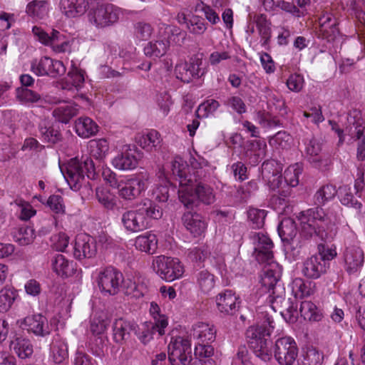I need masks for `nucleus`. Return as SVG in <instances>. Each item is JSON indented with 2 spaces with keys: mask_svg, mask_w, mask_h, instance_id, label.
Segmentation results:
<instances>
[{
  "mask_svg": "<svg viewBox=\"0 0 365 365\" xmlns=\"http://www.w3.org/2000/svg\"><path fill=\"white\" fill-rule=\"evenodd\" d=\"M253 238L256 243L255 258L259 263L264 264L261 277L262 285L270 293V302L281 309L283 318L289 323H294L299 313L297 302L285 298L284 288L279 283L281 268L274 260L273 242L268 236L260 232L255 233Z\"/></svg>",
  "mask_w": 365,
  "mask_h": 365,
  "instance_id": "1",
  "label": "nucleus"
},
{
  "mask_svg": "<svg viewBox=\"0 0 365 365\" xmlns=\"http://www.w3.org/2000/svg\"><path fill=\"white\" fill-rule=\"evenodd\" d=\"M162 216L161 207L145 199L135 209L125 210L121 215V222L126 230L138 232L149 227L150 219L158 220Z\"/></svg>",
  "mask_w": 365,
  "mask_h": 365,
  "instance_id": "2",
  "label": "nucleus"
},
{
  "mask_svg": "<svg viewBox=\"0 0 365 365\" xmlns=\"http://www.w3.org/2000/svg\"><path fill=\"white\" fill-rule=\"evenodd\" d=\"M61 170L71 188L76 191L83 186L89 185L85 175L88 178H94L96 173L93 160L87 156L81 159L71 158L66 164L65 170Z\"/></svg>",
  "mask_w": 365,
  "mask_h": 365,
  "instance_id": "3",
  "label": "nucleus"
},
{
  "mask_svg": "<svg viewBox=\"0 0 365 365\" xmlns=\"http://www.w3.org/2000/svg\"><path fill=\"white\" fill-rule=\"evenodd\" d=\"M178 197L180 201L187 209H193L200 202L210 205L215 200L213 189L196 178L194 175L193 182L187 184L185 187L179 188Z\"/></svg>",
  "mask_w": 365,
  "mask_h": 365,
  "instance_id": "4",
  "label": "nucleus"
},
{
  "mask_svg": "<svg viewBox=\"0 0 365 365\" xmlns=\"http://www.w3.org/2000/svg\"><path fill=\"white\" fill-rule=\"evenodd\" d=\"M269 327L265 326L251 327L247 330V338L250 348L257 357L263 361H268L272 358V352L268 346L266 336H269L273 329L272 321L268 319Z\"/></svg>",
  "mask_w": 365,
  "mask_h": 365,
  "instance_id": "5",
  "label": "nucleus"
},
{
  "mask_svg": "<svg viewBox=\"0 0 365 365\" xmlns=\"http://www.w3.org/2000/svg\"><path fill=\"white\" fill-rule=\"evenodd\" d=\"M120 14V9L113 4H98L88 9V19L95 27L103 29L115 24Z\"/></svg>",
  "mask_w": 365,
  "mask_h": 365,
  "instance_id": "6",
  "label": "nucleus"
},
{
  "mask_svg": "<svg viewBox=\"0 0 365 365\" xmlns=\"http://www.w3.org/2000/svg\"><path fill=\"white\" fill-rule=\"evenodd\" d=\"M106 180L109 182L110 186L118 188L119 196L125 200L136 199L146 189L145 180L139 177L128 179L125 182L121 181L118 183L115 175L110 173Z\"/></svg>",
  "mask_w": 365,
  "mask_h": 365,
  "instance_id": "7",
  "label": "nucleus"
},
{
  "mask_svg": "<svg viewBox=\"0 0 365 365\" xmlns=\"http://www.w3.org/2000/svg\"><path fill=\"white\" fill-rule=\"evenodd\" d=\"M32 33L39 42L51 47L56 53H64L70 48V43L65 35L57 30L53 29L51 33L48 34L41 27L34 26L32 28Z\"/></svg>",
  "mask_w": 365,
  "mask_h": 365,
  "instance_id": "8",
  "label": "nucleus"
},
{
  "mask_svg": "<svg viewBox=\"0 0 365 365\" xmlns=\"http://www.w3.org/2000/svg\"><path fill=\"white\" fill-rule=\"evenodd\" d=\"M96 282L101 292L115 295L123 285V275L117 269L108 267L98 273Z\"/></svg>",
  "mask_w": 365,
  "mask_h": 365,
  "instance_id": "9",
  "label": "nucleus"
},
{
  "mask_svg": "<svg viewBox=\"0 0 365 365\" xmlns=\"http://www.w3.org/2000/svg\"><path fill=\"white\" fill-rule=\"evenodd\" d=\"M153 265L154 271L162 279L168 282L180 277L184 272L183 267L177 258L158 256L154 260Z\"/></svg>",
  "mask_w": 365,
  "mask_h": 365,
  "instance_id": "10",
  "label": "nucleus"
},
{
  "mask_svg": "<svg viewBox=\"0 0 365 365\" xmlns=\"http://www.w3.org/2000/svg\"><path fill=\"white\" fill-rule=\"evenodd\" d=\"M274 356L280 365H292L298 356V347L294 339L289 336L277 339Z\"/></svg>",
  "mask_w": 365,
  "mask_h": 365,
  "instance_id": "11",
  "label": "nucleus"
},
{
  "mask_svg": "<svg viewBox=\"0 0 365 365\" xmlns=\"http://www.w3.org/2000/svg\"><path fill=\"white\" fill-rule=\"evenodd\" d=\"M191 356V344L188 339L178 337L169 344L168 359L172 365H188Z\"/></svg>",
  "mask_w": 365,
  "mask_h": 365,
  "instance_id": "12",
  "label": "nucleus"
},
{
  "mask_svg": "<svg viewBox=\"0 0 365 365\" xmlns=\"http://www.w3.org/2000/svg\"><path fill=\"white\" fill-rule=\"evenodd\" d=\"M32 71L38 76H48L52 78L63 75L66 68L62 61L43 56L31 63Z\"/></svg>",
  "mask_w": 365,
  "mask_h": 365,
  "instance_id": "13",
  "label": "nucleus"
},
{
  "mask_svg": "<svg viewBox=\"0 0 365 365\" xmlns=\"http://www.w3.org/2000/svg\"><path fill=\"white\" fill-rule=\"evenodd\" d=\"M97 253L95 240L87 235H78L76 239L73 256L78 260L93 258Z\"/></svg>",
  "mask_w": 365,
  "mask_h": 365,
  "instance_id": "14",
  "label": "nucleus"
},
{
  "mask_svg": "<svg viewBox=\"0 0 365 365\" xmlns=\"http://www.w3.org/2000/svg\"><path fill=\"white\" fill-rule=\"evenodd\" d=\"M338 25V19L332 14H323L319 18L318 36L328 41H334L339 34Z\"/></svg>",
  "mask_w": 365,
  "mask_h": 365,
  "instance_id": "15",
  "label": "nucleus"
},
{
  "mask_svg": "<svg viewBox=\"0 0 365 365\" xmlns=\"http://www.w3.org/2000/svg\"><path fill=\"white\" fill-rule=\"evenodd\" d=\"M21 325L23 329L38 336H46L51 331L48 319L41 314H34L25 317Z\"/></svg>",
  "mask_w": 365,
  "mask_h": 365,
  "instance_id": "16",
  "label": "nucleus"
},
{
  "mask_svg": "<svg viewBox=\"0 0 365 365\" xmlns=\"http://www.w3.org/2000/svg\"><path fill=\"white\" fill-rule=\"evenodd\" d=\"M327 264L321 256L312 255L302 264V273L308 279H318L327 271Z\"/></svg>",
  "mask_w": 365,
  "mask_h": 365,
  "instance_id": "17",
  "label": "nucleus"
},
{
  "mask_svg": "<svg viewBox=\"0 0 365 365\" xmlns=\"http://www.w3.org/2000/svg\"><path fill=\"white\" fill-rule=\"evenodd\" d=\"M240 301L232 290H225L216 297V304L220 312L232 315L240 307Z\"/></svg>",
  "mask_w": 365,
  "mask_h": 365,
  "instance_id": "18",
  "label": "nucleus"
},
{
  "mask_svg": "<svg viewBox=\"0 0 365 365\" xmlns=\"http://www.w3.org/2000/svg\"><path fill=\"white\" fill-rule=\"evenodd\" d=\"M136 150L130 145H125L120 153H118L112 160L113 165L121 170H129L135 168L138 160L135 155Z\"/></svg>",
  "mask_w": 365,
  "mask_h": 365,
  "instance_id": "19",
  "label": "nucleus"
},
{
  "mask_svg": "<svg viewBox=\"0 0 365 365\" xmlns=\"http://www.w3.org/2000/svg\"><path fill=\"white\" fill-rule=\"evenodd\" d=\"M364 252L362 250L356 245H350L346 247L344 252V259L346 264V270L352 274L359 270L364 264Z\"/></svg>",
  "mask_w": 365,
  "mask_h": 365,
  "instance_id": "20",
  "label": "nucleus"
},
{
  "mask_svg": "<svg viewBox=\"0 0 365 365\" xmlns=\"http://www.w3.org/2000/svg\"><path fill=\"white\" fill-rule=\"evenodd\" d=\"M182 222L194 237L200 236L207 229V223L203 217L195 212H185L182 216Z\"/></svg>",
  "mask_w": 365,
  "mask_h": 365,
  "instance_id": "21",
  "label": "nucleus"
},
{
  "mask_svg": "<svg viewBox=\"0 0 365 365\" xmlns=\"http://www.w3.org/2000/svg\"><path fill=\"white\" fill-rule=\"evenodd\" d=\"M354 118L353 126L354 130L351 133V135L354 140L357 141L356 158L359 160L363 161L365 159V135L364 134L365 120L360 113H356Z\"/></svg>",
  "mask_w": 365,
  "mask_h": 365,
  "instance_id": "22",
  "label": "nucleus"
},
{
  "mask_svg": "<svg viewBox=\"0 0 365 365\" xmlns=\"http://www.w3.org/2000/svg\"><path fill=\"white\" fill-rule=\"evenodd\" d=\"M59 8L67 18L81 16L89 9L86 0H60Z\"/></svg>",
  "mask_w": 365,
  "mask_h": 365,
  "instance_id": "23",
  "label": "nucleus"
},
{
  "mask_svg": "<svg viewBox=\"0 0 365 365\" xmlns=\"http://www.w3.org/2000/svg\"><path fill=\"white\" fill-rule=\"evenodd\" d=\"M50 356L56 364H63L68 360V344L58 334L53 338L50 344Z\"/></svg>",
  "mask_w": 365,
  "mask_h": 365,
  "instance_id": "24",
  "label": "nucleus"
},
{
  "mask_svg": "<svg viewBox=\"0 0 365 365\" xmlns=\"http://www.w3.org/2000/svg\"><path fill=\"white\" fill-rule=\"evenodd\" d=\"M51 262L53 271L62 278H67L75 273V263L61 254L53 256Z\"/></svg>",
  "mask_w": 365,
  "mask_h": 365,
  "instance_id": "25",
  "label": "nucleus"
},
{
  "mask_svg": "<svg viewBox=\"0 0 365 365\" xmlns=\"http://www.w3.org/2000/svg\"><path fill=\"white\" fill-rule=\"evenodd\" d=\"M38 136L43 143L54 145L62 140L61 131L48 121H41L38 125Z\"/></svg>",
  "mask_w": 365,
  "mask_h": 365,
  "instance_id": "26",
  "label": "nucleus"
},
{
  "mask_svg": "<svg viewBox=\"0 0 365 365\" xmlns=\"http://www.w3.org/2000/svg\"><path fill=\"white\" fill-rule=\"evenodd\" d=\"M267 144L263 140H248L244 146V155L254 163H258L266 156Z\"/></svg>",
  "mask_w": 365,
  "mask_h": 365,
  "instance_id": "27",
  "label": "nucleus"
},
{
  "mask_svg": "<svg viewBox=\"0 0 365 365\" xmlns=\"http://www.w3.org/2000/svg\"><path fill=\"white\" fill-rule=\"evenodd\" d=\"M136 328L138 326L135 323L123 320L121 318L116 319L113 327L114 341L116 343L122 344L129 339L130 331L136 333Z\"/></svg>",
  "mask_w": 365,
  "mask_h": 365,
  "instance_id": "28",
  "label": "nucleus"
},
{
  "mask_svg": "<svg viewBox=\"0 0 365 365\" xmlns=\"http://www.w3.org/2000/svg\"><path fill=\"white\" fill-rule=\"evenodd\" d=\"M324 217L323 210L317 207L301 212L299 214L298 220L300 223L314 225L315 227L324 230Z\"/></svg>",
  "mask_w": 365,
  "mask_h": 365,
  "instance_id": "29",
  "label": "nucleus"
},
{
  "mask_svg": "<svg viewBox=\"0 0 365 365\" xmlns=\"http://www.w3.org/2000/svg\"><path fill=\"white\" fill-rule=\"evenodd\" d=\"M85 73L83 70L72 65L63 84V88L68 91H80L85 83Z\"/></svg>",
  "mask_w": 365,
  "mask_h": 365,
  "instance_id": "30",
  "label": "nucleus"
},
{
  "mask_svg": "<svg viewBox=\"0 0 365 365\" xmlns=\"http://www.w3.org/2000/svg\"><path fill=\"white\" fill-rule=\"evenodd\" d=\"M171 170L179 181L180 188L185 187L187 184L193 182L191 174H187L188 168L180 157H175L171 163Z\"/></svg>",
  "mask_w": 365,
  "mask_h": 365,
  "instance_id": "31",
  "label": "nucleus"
},
{
  "mask_svg": "<svg viewBox=\"0 0 365 365\" xmlns=\"http://www.w3.org/2000/svg\"><path fill=\"white\" fill-rule=\"evenodd\" d=\"M192 336L198 339L200 344H210L215 339L216 330L212 325L199 322L193 326Z\"/></svg>",
  "mask_w": 365,
  "mask_h": 365,
  "instance_id": "32",
  "label": "nucleus"
},
{
  "mask_svg": "<svg viewBox=\"0 0 365 365\" xmlns=\"http://www.w3.org/2000/svg\"><path fill=\"white\" fill-rule=\"evenodd\" d=\"M279 235L284 245H290L294 242L297 231L294 221L291 218H285L277 227Z\"/></svg>",
  "mask_w": 365,
  "mask_h": 365,
  "instance_id": "33",
  "label": "nucleus"
},
{
  "mask_svg": "<svg viewBox=\"0 0 365 365\" xmlns=\"http://www.w3.org/2000/svg\"><path fill=\"white\" fill-rule=\"evenodd\" d=\"M75 129L79 136L86 138L96 135L98 131V126L91 118L81 117L76 120Z\"/></svg>",
  "mask_w": 365,
  "mask_h": 365,
  "instance_id": "34",
  "label": "nucleus"
},
{
  "mask_svg": "<svg viewBox=\"0 0 365 365\" xmlns=\"http://www.w3.org/2000/svg\"><path fill=\"white\" fill-rule=\"evenodd\" d=\"M137 250L153 254L158 248V239L155 234L149 232L138 236L135 240Z\"/></svg>",
  "mask_w": 365,
  "mask_h": 365,
  "instance_id": "35",
  "label": "nucleus"
},
{
  "mask_svg": "<svg viewBox=\"0 0 365 365\" xmlns=\"http://www.w3.org/2000/svg\"><path fill=\"white\" fill-rule=\"evenodd\" d=\"M254 21L256 24L258 34L261 37L262 45L265 46L269 43L271 38V22L264 14L255 15L254 16Z\"/></svg>",
  "mask_w": 365,
  "mask_h": 365,
  "instance_id": "36",
  "label": "nucleus"
},
{
  "mask_svg": "<svg viewBox=\"0 0 365 365\" xmlns=\"http://www.w3.org/2000/svg\"><path fill=\"white\" fill-rule=\"evenodd\" d=\"M169 46L170 42L165 38L150 41L144 47V53L150 58H160L166 53Z\"/></svg>",
  "mask_w": 365,
  "mask_h": 365,
  "instance_id": "37",
  "label": "nucleus"
},
{
  "mask_svg": "<svg viewBox=\"0 0 365 365\" xmlns=\"http://www.w3.org/2000/svg\"><path fill=\"white\" fill-rule=\"evenodd\" d=\"M161 141L160 134L155 130H151L148 133L140 135L137 139L139 145L148 151L157 150Z\"/></svg>",
  "mask_w": 365,
  "mask_h": 365,
  "instance_id": "38",
  "label": "nucleus"
},
{
  "mask_svg": "<svg viewBox=\"0 0 365 365\" xmlns=\"http://www.w3.org/2000/svg\"><path fill=\"white\" fill-rule=\"evenodd\" d=\"M299 314L305 320L319 322L323 318L321 310L312 302L303 301L299 307Z\"/></svg>",
  "mask_w": 365,
  "mask_h": 365,
  "instance_id": "39",
  "label": "nucleus"
},
{
  "mask_svg": "<svg viewBox=\"0 0 365 365\" xmlns=\"http://www.w3.org/2000/svg\"><path fill=\"white\" fill-rule=\"evenodd\" d=\"M78 113L76 105H63L56 108L53 111V115L60 123H67Z\"/></svg>",
  "mask_w": 365,
  "mask_h": 365,
  "instance_id": "40",
  "label": "nucleus"
},
{
  "mask_svg": "<svg viewBox=\"0 0 365 365\" xmlns=\"http://www.w3.org/2000/svg\"><path fill=\"white\" fill-rule=\"evenodd\" d=\"M11 347L21 359H26L33 354V346L31 341L25 338H16L11 342Z\"/></svg>",
  "mask_w": 365,
  "mask_h": 365,
  "instance_id": "41",
  "label": "nucleus"
},
{
  "mask_svg": "<svg viewBox=\"0 0 365 365\" xmlns=\"http://www.w3.org/2000/svg\"><path fill=\"white\" fill-rule=\"evenodd\" d=\"M197 284L205 294H209L215 287V276L207 270L200 271L197 274Z\"/></svg>",
  "mask_w": 365,
  "mask_h": 365,
  "instance_id": "42",
  "label": "nucleus"
},
{
  "mask_svg": "<svg viewBox=\"0 0 365 365\" xmlns=\"http://www.w3.org/2000/svg\"><path fill=\"white\" fill-rule=\"evenodd\" d=\"M16 98L23 103H38L42 104L44 102L41 96L27 88H19L17 89Z\"/></svg>",
  "mask_w": 365,
  "mask_h": 365,
  "instance_id": "43",
  "label": "nucleus"
},
{
  "mask_svg": "<svg viewBox=\"0 0 365 365\" xmlns=\"http://www.w3.org/2000/svg\"><path fill=\"white\" fill-rule=\"evenodd\" d=\"M336 187L332 185H325L320 187L314 195V203L321 206L332 200L336 195Z\"/></svg>",
  "mask_w": 365,
  "mask_h": 365,
  "instance_id": "44",
  "label": "nucleus"
},
{
  "mask_svg": "<svg viewBox=\"0 0 365 365\" xmlns=\"http://www.w3.org/2000/svg\"><path fill=\"white\" fill-rule=\"evenodd\" d=\"M48 1L46 0H34L26 6V13L34 17L42 19L48 11Z\"/></svg>",
  "mask_w": 365,
  "mask_h": 365,
  "instance_id": "45",
  "label": "nucleus"
},
{
  "mask_svg": "<svg viewBox=\"0 0 365 365\" xmlns=\"http://www.w3.org/2000/svg\"><path fill=\"white\" fill-rule=\"evenodd\" d=\"M13 237L20 245H27L35 238L34 230L29 226H22L14 232Z\"/></svg>",
  "mask_w": 365,
  "mask_h": 365,
  "instance_id": "46",
  "label": "nucleus"
},
{
  "mask_svg": "<svg viewBox=\"0 0 365 365\" xmlns=\"http://www.w3.org/2000/svg\"><path fill=\"white\" fill-rule=\"evenodd\" d=\"M96 196L98 202L106 209L113 210L116 205L115 197L110 190L103 187H98L96 190Z\"/></svg>",
  "mask_w": 365,
  "mask_h": 365,
  "instance_id": "47",
  "label": "nucleus"
},
{
  "mask_svg": "<svg viewBox=\"0 0 365 365\" xmlns=\"http://www.w3.org/2000/svg\"><path fill=\"white\" fill-rule=\"evenodd\" d=\"M339 195L341 204L360 210L362 205L354 196L350 187L347 186L340 187Z\"/></svg>",
  "mask_w": 365,
  "mask_h": 365,
  "instance_id": "48",
  "label": "nucleus"
},
{
  "mask_svg": "<svg viewBox=\"0 0 365 365\" xmlns=\"http://www.w3.org/2000/svg\"><path fill=\"white\" fill-rule=\"evenodd\" d=\"M91 154L96 159H103L108 152L109 145L104 138L93 140L90 142Z\"/></svg>",
  "mask_w": 365,
  "mask_h": 365,
  "instance_id": "49",
  "label": "nucleus"
},
{
  "mask_svg": "<svg viewBox=\"0 0 365 365\" xmlns=\"http://www.w3.org/2000/svg\"><path fill=\"white\" fill-rule=\"evenodd\" d=\"M282 171V164L274 160L264 161L261 167V175L263 180H269L272 175L280 174Z\"/></svg>",
  "mask_w": 365,
  "mask_h": 365,
  "instance_id": "50",
  "label": "nucleus"
},
{
  "mask_svg": "<svg viewBox=\"0 0 365 365\" xmlns=\"http://www.w3.org/2000/svg\"><path fill=\"white\" fill-rule=\"evenodd\" d=\"M267 211L264 210L250 207L247 211V217L255 229H259L264 226Z\"/></svg>",
  "mask_w": 365,
  "mask_h": 365,
  "instance_id": "51",
  "label": "nucleus"
},
{
  "mask_svg": "<svg viewBox=\"0 0 365 365\" xmlns=\"http://www.w3.org/2000/svg\"><path fill=\"white\" fill-rule=\"evenodd\" d=\"M324 359L323 354L316 348H307L303 356L301 365H322Z\"/></svg>",
  "mask_w": 365,
  "mask_h": 365,
  "instance_id": "52",
  "label": "nucleus"
},
{
  "mask_svg": "<svg viewBox=\"0 0 365 365\" xmlns=\"http://www.w3.org/2000/svg\"><path fill=\"white\" fill-rule=\"evenodd\" d=\"M16 296V293L11 289H2L0 291V312H7L11 307Z\"/></svg>",
  "mask_w": 365,
  "mask_h": 365,
  "instance_id": "53",
  "label": "nucleus"
},
{
  "mask_svg": "<svg viewBox=\"0 0 365 365\" xmlns=\"http://www.w3.org/2000/svg\"><path fill=\"white\" fill-rule=\"evenodd\" d=\"M219 106L220 103L214 99L207 100L198 106L196 115L198 118H206L213 114Z\"/></svg>",
  "mask_w": 365,
  "mask_h": 365,
  "instance_id": "54",
  "label": "nucleus"
},
{
  "mask_svg": "<svg viewBox=\"0 0 365 365\" xmlns=\"http://www.w3.org/2000/svg\"><path fill=\"white\" fill-rule=\"evenodd\" d=\"M310 284H307L302 279H295L292 284V292L295 297H304L312 294L313 290L310 287Z\"/></svg>",
  "mask_w": 365,
  "mask_h": 365,
  "instance_id": "55",
  "label": "nucleus"
},
{
  "mask_svg": "<svg viewBox=\"0 0 365 365\" xmlns=\"http://www.w3.org/2000/svg\"><path fill=\"white\" fill-rule=\"evenodd\" d=\"M210 255V251L207 245H201L200 247H194L189 250L188 257L189 258L196 262H202L207 259Z\"/></svg>",
  "mask_w": 365,
  "mask_h": 365,
  "instance_id": "56",
  "label": "nucleus"
},
{
  "mask_svg": "<svg viewBox=\"0 0 365 365\" xmlns=\"http://www.w3.org/2000/svg\"><path fill=\"white\" fill-rule=\"evenodd\" d=\"M155 333L153 322H146L142 325V328H138V332L136 329L135 334L138 336L139 340L145 345L150 341Z\"/></svg>",
  "mask_w": 365,
  "mask_h": 365,
  "instance_id": "57",
  "label": "nucleus"
},
{
  "mask_svg": "<svg viewBox=\"0 0 365 365\" xmlns=\"http://www.w3.org/2000/svg\"><path fill=\"white\" fill-rule=\"evenodd\" d=\"M187 27L191 33L198 35L202 34L207 29L204 19L197 16L190 19Z\"/></svg>",
  "mask_w": 365,
  "mask_h": 365,
  "instance_id": "58",
  "label": "nucleus"
},
{
  "mask_svg": "<svg viewBox=\"0 0 365 365\" xmlns=\"http://www.w3.org/2000/svg\"><path fill=\"white\" fill-rule=\"evenodd\" d=\"M299 170L294 168H289L284 172L283 185L289 187H295L299 183Z\"/></svg>",
  "mask_w": 365,
  "mask_h": 365,
  "instance_id": "59",
  "label": "nucleus"
},
{
  "mask_svg": "<svg viewBox=\"0 0 365 365\" xmlns=\"http://www.w3.org/2000/svg\"><path fill=\"white\" fill-rule=\"evenodd\" d=\"M47 205L56 214H63L65 212L63 200L61 195H51L47 200Z\"/></svg>",
  "mask_w": 365,
  "mask_h": 365,
  "instance_id": "60",
  "label": "nucleus"
},
{
  "mask_svg": "<svg viewBox=\"0 0 365 365\" xmlns=\"http://www.w3.org/2000/svg\"><path fill=\"white\" fill-rule=\"evenodd\" d=\"M214 354V349L212 346L209 345V344H200L195 346V356L203 359V360L206 361V359H212L211 356Z\"/></svg>",
  "mask_w": 365,
  "mask_h": 365,
  "instance_id": "61",
  "label": "nucleus"
},
{
  "mask_svg": "<svg viewBox=\"0 0 365 365\" xmlns=\"http://www.w3.org/2000/svg\"><path fill=\"white\" fill-rule=\"evenodd\" d=\"M301 232L300 235L302 237L309 239L314 236H323L324 230L315 227L314 225H310L308 224L300 223Z\"/></svg>",
  "mask_w": 365,
  "mask_h": 365,
  "instance_id": "62",
  "label": "nucleus"
},
{
  "mask_svg": "<svg viewBox=\"0 0 365 365\" xmlns=\"http://www.w3.org/2000/svg\"><path fill=\"white\" fill-rule=\"evenodd\" d=\"M175 73L178 78L184 82L189 83L192 79V74L190 73V68L188 63L178 64L175 67Z\"/></svg>",
  "mask_w": 365,
  "mask_h": 365,
  "instance_id": "63",
  "label": "nucleus"
},
{
  "mask_svg": "<svg viewBox=\"0 0 365 365\" xmlns=\"http://www.w3.org/2000/svg\"><path fill=\"white\" fill-rule=\"evenodd\" d=\"M286 83L290 91L299 92L304 86V78L299 74H292Z\"/></svg>",
  "mask_w": 365,
  "mask_h": 365,
  "instance_id": "64",
  "label": "nucleus"
}]
</instances>
